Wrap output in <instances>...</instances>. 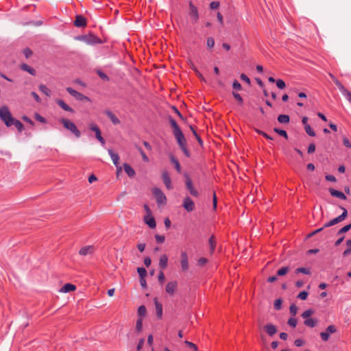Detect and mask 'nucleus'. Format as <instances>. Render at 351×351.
Wrapping results in <instances>:
<instances>
[{
  "label": "nucleus",
  "instance_id": "cd10ccee",
  "mask_svg": "<svg viewBox=\"0 0 351 351\" xmlns=\"http://www.w3.org/2000/svg\"><path fill=\"white\" fill-rule=\"evenodd\" d=\"M168 258L166 254H163L160 256L159 261V266L162 269H165L167 266Z\"/></svg>",
  "mask_w": 351,
  "mask_h": 351
},
{
  "label": "nucleus",
  "instance_id": "8fccbe9b",
  "mask_svg": "<svg viewBox=\"0 0 351 351\" xmlns=\"http://www.w3.org/2000/svg\"><path fill=\"white\" fill-rule=\"evenodd\" d=\"M290 313L295 316L297 314L298 312V307L294 304H291L289 308Z\"/></svg>",
  "mask_w": 351,
  "mask_h": 351
},
{
  "label": "nucleus",
  "instance_id": "79ce46f5",
  "mask_svg": "<svg viewBox=\"0 0 351 351\" xmlns=\"http://www.w3.org/2000/svg\"><path fill=\"white\" fill-rule=\"evenodd\" d=\"M137 271L141 278H145L147 275V271L144 267H138Z\"/></svg>",
  "mask_w": 351,
  "mask_h": 351
},
{
  "label": "nucleus",
  "instance_id": "e2e57ef3",
  "mask_svg": "<svg viewBox=\"0 0 351 351\" xmlns=\"http://www.w3.org/2000/svg\"><path fill=\"white\" fill-rule=\"evenodd\" d=\"M144 343H145V339L143 338L141 339L139 341H138V345L136 346V350L138 351L141 350L144 345Z\"/></svg>",
  "mask_w": 351,
  "mask_h": 351
},
{
  "label": "nucleus",
  "instance_id": "bf43d9fd",
  "mask_svg": "<svg viewBox=\"0 0 351 351\" xmlns=\"http://www.w3.org/2000/svg\"><path fill=\"white\" fill-rule=\"evenodd\" d=\"M232 87L234 89L238 90H240L241 89V85L237 80H234L233 82Z\"/></svg>",
  "mask_w": 351,
  "mask_h": 351
},
{
  "label": "nucleus",
  "instance_id": "0e129e2a",
  "mask_svg": "<svg viewBox=\"0 0 351 351\" xmlns=\"http://www.w3.org/2000/svg\"><path fill=\"white\" fill-rule=\"evenodd\" d=\"M220 3L219 1H213L210 3V8L211 9H217L219 7Z\"/></svg>",
  "mask_w": 351,
  "mask_h": 351
},
{
  "label": "nucleus",
  "instance_id": "7c9ffc66",
  "mask_svg": "<svg viewBox=\"0 0 351 351\" xmlns=\"http://www.w3.org/2000/svg\"><path fill=\"white\" fill-rule=\"evenodd\" d=\"M39 90L47 97L51 96V90L45 85L40 84L39 86Z\"/></svg>",
  "mask_w": 351,
  "mask_h": 351
},
{
  "label": "nucleus",
  "instance_id": "052dcab7",
  "mask_svg": "<svg viewBox=\"0 0 351 351\" xmlns=\"http://www.w3.org/2000/svg\"><path fill=\"white\" fill-rule=\"evenodd\" d=\"M208 262V260L206 258L202 257L198 259L197 261V265L199 266H203L205 264H206Z\"/></svg>",
  "mask_w": 351,
  "mask_h": 351
},
{
  "label": "nucleus",
  "instance_id": "f3484780",
  "mask_svg": "<svg viewBox=\"0 0 351 351\" xmlns=\"http://www.w3.org/2000/svg\"><path fill=\"white\" fill-rule=\"evenodd\" d=\"M75 26L77 27H84L86 25V20L82 15H77L74 21Z\"/></svg>",
  "mask_w": 351,
  "mask_h": 351
},
{
  "label": "nucleus",
  "instance_id": "603ef678",
  "mask_svg": "<svg viewBox=\"0 0 351 351\" xmlns=\"http://www.w3.org/2000/svg\"><path fill=\"white\" fill-rule=\"evenodd\" d=\"M276 86L278 88L280 89H283L285 88L286 86V84L285 83V82L282 80H278L276 81Z\"/></svg>",
  "mask_w": 351,
  "mask_h": 351
},
{
  "label": "nucleus",
  "instance_id": "2f4dec72",
  "mask_svg": "<svg viewBox=\"0 0 351 351\" xmlns=\"http://www.w3.org/2000/svg\"><path fill=\"white\" fill-rule=\"evenodd\" d=\"M289 120V117L286 114H280L278 117V121L280 123H288Z\"/></svg>",
  "mask_w": 351,
  "mask_h": 351
},
{
  "label": "nucleus",
  "instance_id": "dca6fc26",
  "mask_svg": "<svg viewBox=\"0 0 351 351\" xmlns=\"http://www.w3.org/2000/svg\"><path fill=\"white\" fill-rule=\"evenodd\" d=\"M181 267L183 271H186L189 269L188 255L186 252L181 253Z\"/></svg>",
  "mask_w": 351,
  "mask_h": 351
},
{
  "label": "nucleus",
  "instance_id": "5701e85b",
  "mask_svg": "<svg viewBox=\"0 0 351 351\" xmlns=\"http://www.w3.org/2000/svg\"><path fill=\"white\" fill-rule=\"evenodd\" d=\"M329 191H330V193L331 194L332 196L337 197L340 198L341 199H346V196L344 195V193L341 192V191H337V190H335V189H330Z\"/></svg>",
  "mask_w": 351,
  "mask_h": 351
},
{
  "label": "nucleus",
  "instance_id": "09e8293b",
  "mask_svg": "<svg viewBox=\"0 0 351 351\" xmlns=\"http://www.w3.org/2000/svg\"><path fill=\"white\" fill-rule=\"evenodd\" d=\"M206 45L208 48H213L215 45V40L212 37L207 38Z\"/></svg>",
  "mask_w": 351,
  "mask_h": 351
},
{
  "label": "nucleus",
  "instance_id": "aec40b11",
  "mask_svg": "<svg viewBox=\"0 0 351 351\" xmlns=\"http://www.w3.org/2000/svg\"><path fill=\"white\" fill-rule=\"evenodd\" d=\"M144 222L150 228H155L156 226L155 219L151 215L144 217Z\"/></svg>",
  "mask_w": 351,
  "mask_h": 351
},
{
  "label": "nucleus",
  "instance_id": "9d476101",
  "mask_svg": "<svg viewBox=\"0 0 351 351\" xmlns=\"http://www.w3.org/2000/svg\"><path fill=\"white\" fill-rule=\"evenodd\" d=\"M263 331H265L269 336L273 337L278 331V328L272 323H267L263 326Z\"/></svg>",
  "mask_w": 351,
  "mask_h": 351
},
{
  "label": "nucleus",
  "instance_id": "e433bc0d",
  "mask_svg": "<svg viewBox=\"0 0 351 351\" xmlns=\"http://www.w3.org/2000/svg\"><path fill=\"white\" fill-rule=\"evenodd\" d=\"M209 246H210V253H213L214 252V250L215 249V246H216V242L215 240V237L213 236L209 239Z\"/></svg>",
  "mask_w": 351,
  "mask_h": 351
},
{
  "label": "nucleus",
  "instance_id": "f03ea898",
  "mask_svg": "<svg viewBox=\"0 0 351 351\" xmlns=\"http://www.w3.org/2000/svg\"><path fill=\"white\" fill-rule=\"evenodd\" d=\"M173 135L180 146V148L182 149V151L184 152V154H185V156L186 157H189L190 153L186 147V138H185L182 132L180 131L176 134H173Z\"/></svg>",
  "mask_w": 351,
  "mask_h": 351
},
{
  "label": "nucleus",
  "instance_id": "6e6d98bb",
  "mask_svg": "<svg viewBox=\"0 0 351 351\" xmlns=\"http://www.w3.org/2000/svg\"><path fill=\"white\" fill-rule=\"evenodd\" d=\"M23 53L26 58H29L32 55V51L29 48L24 49Z\"/></svg>",
  "mask_w": 351,
  "mask_h": 351
},
{
  "label": "nucleus",
  "instance_id": "72a5a7b5",
  "mask_svg": "<svg viewBox=\"0 0 351 351\" xmlns=\"http://www.w3.org/2000/svg\"><path fill=\"white\" fill-rule=\"evenodd\" d=\"M304 324L309 327H315L317 324V321L312 318H308L305 319Z\"/></svg>",
  "mask_w": 351,
  "mask_h": 351
},
{
  "label": "nucleus",
  "instance_id": "a18cd8bd",
  "mask_svg": "<svg viewBox=\"0 0 351 351\" xmlns=\"http://www.w3.org/2000/svg\"><path fill=\"white\" fill-rule=\"evenodd\" d=\"M314 313V311L312 310V309H308V310H306L302 314V317L304 318V319H308L311 315H313Z\"/></svg>",
  "mask_w": 351,
  "mask_h": 351
},
{
  "label": "nucleus",
  "instance_id": "c85d7f7f",
  "mask_svg": "<svg viewBox=\"0 0 351 351\" xmlns=\"http://www.w3.org/2000/svg\"><path fill=\"white\" fill-rule=\"evenodd\" d=\"M169 123L171 124V128L173 130V134H176L177 132L182 131L180 130V127L178 126V125L177 124L176 121L171 117H169Z\"/></svg>",
  "mask_w": 351,
  "mask_h": 351
},
{
  "label": "nucleus",
  "instance_id": "4d7b16f0",
  "mask_svg": "<svg viewBox=\"0 0 351 351\" xmlns=\"http://www.w3.org/2000/svg\"><path fill=\"white\" fill-rule=\"evenodd\" d=\"M287 324H288L290 326H291V327H293V328H295V327L296 326V325H297V320H296V319L293 318V317H292V318H290V319L288 320Z\"/></svg>",
  "mask_w": 351,
  "mask_h": 351
},
{
  "label": "nucleus",
  "instance_id": "c03bdc74",
  "mask_svg": "<svg viewBox=\"0 0 351 351\" xmlns=\"http://www.w3.org/2000/svg\"><path fill=\"white\" fill-rule=\"evenodd\" d=\"M295 273H302V274L308 275L311 274V271H310L309 269L304 268V267H300V268H298L295 269Z\"/></svg>",
  "mask_w": 351,
  "mask_h": 351
},
{
  "label": "nucleus",
  "instance_id": "bb28decb",
  "mask_svg": "<svg viewBox=\"0 0 351 351\" xmlns=\"http://www.w3.org/2000/svg\"><path fill=\"white\" fill-rule=\"evenodd\" d=\"M123 168L125 173L129 177H134L135 175L134 170L127 163L123 164Z\"/></svg>",
  "mask_w": 351,
  "mask_h": 351
},
{
  "label": "nucleus",
  "instance_id": "412c9836",
  "mask_svg": "<svg viewBox=\"0 0 351 351\" xmlns=\"http://www.w3.org/2000/svg\"><path fill=\"white\" fill-rule=\"evenodd\" d=\"M105 114L108 117L114 125H118L120 123V120L119 118L117 117L115 114H114L111 111L106 110Z\"/></svg>",
  "mask_w": 351,
  "mask_h": 351
},
{
  "label": "nucleus",
  "instance_id": "f704fd0d",
  "mask_svg": "<svg viewBox=\"0 0 351 351\" xmlns=\"http://www.w3.org/2000/svg\"><path fill=\"white\" fill-rule=\"evenodd\" d=\"M333 82H335L336 86L338 87L339 90H340V92L341 93H343L344 92H346V88L343 86V85L337 78H334Z\"/></svg>",
  "mask_w": 351,
  "mask_h": 351
},
{
  "label": "nucleus",
  "instance_id": "a878e982",
  "mask_svg": "<svg viewBox=\"0 0 351 351\" xmlns=\"http://www.w3.org/2000/svg\"><path fill=\"white\" fill-rule=\"evenodd\" d=\"M21 69L22 70L29 73L32 75H36V71L27 64H22L21 65Z\"/></svg>",
  "mask_w": 351,
  "mask_h": 351
},
{
  "label": "nucleus",
  "instance_id": "de8ad7c7",
  "mask_svg": "<svg viewBox=\"0 0 351 351\" xmlns=\"http://www.w3.org/2000/svg\"><path fill=\"white\" fill-rule=\"evenodd\" d=\"M304 129H305L306 132L309 136H315V133L314 132V131L312 130V128H311V126L309 125H306V126H304Z\"/></svg>",
  "mask_w": 351,
  "mask_h": 351
},
{
  "label": "nucleus",
  "instance_id": "ddd939ff",
  "mask_svg": "<svg viewBox=\"0 0 351 351\" xmlns=\"http://www.w3.org/2000/svg\"><path fill=\"white\" fill-rule=\"evenodd\" d=\"M336 332V328L333 325L328 326L326 331L320 333L321 338L323 341H328L330 334H333Z\"/></svg>",
  "mask_w": 351,
  "mask_h": 351
},
{
  "label": "nucleus",
  "instance_id": "20e7f679",
  "mask_svg": "<svg viewBox=\"0 0 351 351\" xmlns=\"http://www.w3.org/2000/svg\"><path fill=\"white\" fill-rule=\"evenodd\" d=\"M77 39L90 45L101 43V40L93 34L81 36L77 37Z\"/></svg>",
  "mask_w": 351,
  "mask_h": 351
},
{
  "label": "nucleus",
  "instance_id": "c756f323",
  "mask_svg": "<svg viewBox=\"0 0 351 351\" xmlns=\"http://www.w3.org/2000/svg\"><path fill=\"white\" fill-rule=\"evenodd\" d=\"M170 160H171V163L174 165L175 168L177 170V171L178 173H180L181 172V166L180 165L179 161L173 156H170Z\"/></svg>",
  "mask_w": 351,
  "mask_h": 351
},
{
  "label": "nucleus",
  "instance_id": "9b49d317",
  "mask_svg": "<svg viewBox=\"0 0 351 351\" xmlns=\"http://www.w3.org/2000/svg\"><path fill=\"white\" fill-rule=\"evenodd\" d=\"M178 289V282L176 280L169 282L165 287L166 292L170 295H174Z\"/></svg>",
  "mask_w": 351,
  "mask_h": 351
},
{
  "label": "nucleus",
  "instance_id": "0eeeda50",
  "mask_svg": "<svg viewBox=\"0 0 351 351\" xmlns=\"http://www.w3.org/2000/svg\"><path fill=\"white\" fill-rule=\"evenodd\" d=\"M184 177H185V185H186V187L189 190V191L190 192L191 195L194 196V197H198L199 193L194 188L193 182H192V180H191L190 176L188 174L185 173L184 174Z\"/></svg>",
  "mask_w": 351,
  "mask_h": 351
},
{
  "label": "nucleus",
  "instance_id": "473e14b6",
  "mask_svg": "<svg viewBox=\"0 0 351 351\" xmlns=\"http://www.w3.org/2000/svg\"><path fill=\"white\" fill-rule=\"evenodd\" d=\"M13 125L17 128L19 132H21L24 130L23 124L16 119L13 121Z\"/></svg>",
  "mask_w": 351,
  "mask_h": 351
},
{
  "label": "nucleus",
  "instance_id": "423d86ee",
  "mask_svg": "<svg viewBox=\"0 0 351 351\" xmlns=\"http://www.w3.org/2000/svg\"><path fill=\"white\" fill-rule=\"evenodd\" d=\"M341 208L343 210L342 214L338 216L337 217H335L333 219L330 220V221L324 224V227L328 228L334 226L338 223L343 221L346 218V217L348 216L347 210L343 207H341Z\"/></svg>",
  "mask_w": 351,
  "mask_h": 351
},
{
  "label": "nucleus",
  "instance_id": "5fc2aeb1",
  "mask_svg": "<svg viewBox=\"0 0 351 351\" xmlns=\"http://www.w3.org/2000/svg\"><path fill=\"white\" fill-rule=\"evenodd\" d=\"M282 306V300L281 299H277L274 302V308L276 310H280Z\"/></svg>",
  "mask_w": 351,
  "mask_h": 351
},
{
  "label": "nucleus",
  "instance_id": "f8f14e48",
  "mask_svg": "<svg viewBox=\"0 0 351 351\" xmlns=\"http://www.w3.org/2000/svg\"><path fill=\"white\" fill-rule=\"evenodd\" d=\"M66 90L70 95H71L73 97H74L77 100H79V101H88V98L87 97H86L84 95H82V93L75 90L74 89H73L71 87L66 88Z\"/></svg>",
  "mask_w": 351,
  "mask_h": 351
},
{
  "label": "nucleus",
  "instance_id": "c9c22d12",
  "mask_svg": "<svg viewBox=\"0 0 351 351\" xmlns=\"http://www.w3.org/2000/svg\"><path fill=\"white\" fill-rule=\"evenodd\" d=\"M351 228V223L341 228L337 232L339 236H342L343 234L347 232Z\"/></svg>",
  "mask_w": 351,
  "mask_h": 351
},
{
  "label": "nucleus",
  "instance_id": "37998d69",
  "mask_svg": "<svg viewBox=\"0 0 351 351\" xmlns=\"http://www.w3.org/2000/svg\"><path fill=\"white\" fill-rule=\"evenodd\" d=\"M136 147L138 149V151L139 152V153L141 154L143 160L145 162H149V158L147 156V155L145 154V152L143 151V149L140 147H138V146H136Z\"/></svg>",
  "mask_w": 351,
  "mask_h": 351
},
{
  "label": "nucleus",
  "instance_id": "864d4df0",
  "mask_svg": "<svg viewBox=\"0 0 351 351\" xmlns=\"http://www.w3.org/2000/svg\"><path fill=\"white\" fill-rule=\"evenodd\" d=\"M308 295V292L303 291L298 294V298L300 300H304L307 298Z\"/></svg>",
  "mask_w": 351,
  "mask_h": 351
},
{
  "label": "nucleus",
  "instance_id": "338daca9",
  "mask_svg": "<svg viewBox=\"0 0 351 351\" xmlns=\"http://www.w3.org/2000/svg\"><path fill=\"white\" fill-rule=\"evenodd\" d=\"M343 143L346 147H348V148L351 147V143H350V141L348 140V138H347L346 137H343Z\"/></svg>",
  "mask_w": 351,
  "mask_h": 351
},
{
  "label": "nucleus",
  "instance_id": "4c0bfd02",
  "mask_svg": "<svg viewBox=\"0 0 351 351\" xmlns=\"http://www.w3.org/2000/svg\"><path fill=\"white\" fill-rule=\"evenodd\" d=\"M142 328H143V319H142V317H138V319L136 320V330L138 332H140L142 330Z\"/></svg>",
  "mask_w": 351,
  "mask_h": 351
},
{
  "label": "nucleus",
  "instance_id": "13d9d810",
  "mask_svg": "<svg viewBox=\"0 0 351 351\" xmlns=\"http://www.w3.org/2000/svg\"><path fill=\"white\" fill-rule=\"evenodd\" d=\"M155 239H156V241L159 243H162L165 239V238L163 235H159V234H156Z\"/></svg>",
  "mask_w": 351,
  "mask_h": 351
},
{
  "label": "nucleus",
  "instance_id": "6ab92c4d",
  "mask_svg": "<svg viewBox=\"0 0 351 351\" xmlns=\"http://www.w3.org/2000/svg\"><path fill=\"white\" fill-rule=\"evenodd\" d=\"M162 178L163 180V182L165 185L166 186L167 189H171L173 188L171 184V178L167 173V171H164L162 174Z\"/></svg>",
  "mask_w": 351,
  "mask_h": 351
},
{
  "label": "nucleus",
  "instance_id": "3c124183",
  "mask_svg": "<svg viewBox=\"0 0 351 351\" xmlns=\"http://www.w3.org/2000/svg\"><path fill=\"white\" fill-rule=\"evenodd\" d=\"M184 343L189 348H192L193 350V351H198V349H197V347L196 346L195 344H194L193 343L191 342V341H184Z\"/></svg>",
  "mask_w": 351,
  "mask_h": 351
},
{
  "label": "nucleus",
  "instance_id": "ea45409f",
  "mask_svg": "<svg viewBox=\"0 0 351 351\" xmlns=\"http://www.w3.org/2000/svg\"><path fill=\"white\" fill-rule=\"evenodd\" d=\"M147 310L145 306L141 305L138 308V316L141 317L142 316H145L146 314Z\"/></svg>",
  "mask_w": 351,
  "mask_h": 351
},
{
  "label": "nucleus",
  "instance_id": "6e6552de",
  "mask_svg": "<svg viewBox=\"0 0 351 351\" xmlns=\"http://www.w3.org/2000/svg\"><path fill=\"white\" fill-rule=\"evenodd\" d=\"M189 16L191 18L192 22L195 23L199 20V12L197 8L193 4L191 1L189 2Z\"/></svg>",
  "mask_w": 351,
  "mask_h": 351
},
{
  "label": "nucleus",
  "instance_id": "393cba45",
  "mask_svg": "<svg viewBox=\"0 0 351 351\" xmlns=\"http://www.w3.org/2000/svg\"><path fill=\"white\" fill-rule=\"evenodd\" d=\"M75 289H76V287L74 285H72V284H70V283H67V284H65L61 288L60 291L63 292V293H67V292L73 291Z\"/></svg>",
  "mask_w": 351,
  "mask_h": 351
},
{
  "label": "nucleus",
  "instance_id": "7ed1b4c3",
  "mask_svg": "<svg viewBox=\"0 0 351 351\" xmlns=\"http://www.w3.org/2000/svg\"><path fill=\"white\" fill-rule=\"evenodd\" d=\"M60 122L65 129L71 131L77 138L80 137L81 133L74 123L67 119H62Z\"/></svg>",
  "mask_w": 351,
  "mask_h": 351
},
{
  "label": "nucleus",
  "instance_id": "a19ab883",
  "mask_svg": "<svg viewBox=\"0 0 351 351\" xmlns=\"http://www.w3.org/2000/svg\"><path fill=\"white\" fill-rule=\"evenodd\" d=\"M190 129L192 131L194 136L196 138V139L197 140L198 143H199L200 145H202L203 144V141L201 139V138L199 137V136L197 134V133L196 132V131L195 130L194 128L192 126V125H190Z\"/></svg>",
  "mask_w": 351,
  "mask_h": 351
},
{
  "label": "nucleus",
  "instance_id": "774afa93",
  "mask_svg": "<svg viewBox=\"0 0 351 351\" xmlns=\"http://www.w3.org/2000/svg\"><path fill=\"white\" fill-rule=\"evenodd\" d=\"M346 98L347 99L351 102V93L350 91H348L347 89L346 90V92H344L343 93H342Z\"/></svg>",
  "mask_w": 351,
  "mask_h": 351
},
{
  "label": "nucleus",
  "instance_id": "1a4fd4ad",
  "mask_svg": "<svg viewBox=\"0 0 351 351\" xmlns=\"http://www.w3.org/2000/svg\"><path fill=\"white\" fill-rule=\"evenodd\" d=\"M89 128L92 131L95 132L97 139L101 143L102 145H104L106 141L101 134V130L99 128L95 123H90L89 125Z\"/></svg>",
  "mask_w": 351,
  "mask_h": 351
},
{
  "label": "nucleus",
  "instance_id": "a211bd4d",
  "mask_svg": "<svg viewBox=\"0 0 351 351\" xmlns=\"http://www.w3.org/2000/svg\"><path fill=\"white\" fill-rule=\"evenodd\" d=\"M94 252V247L93 245H87L82 247L79 254L82 256H87L92 254Z\"/></svg>",
  "mask_w": 351,
  "mask_h": 351
},
{
  "label": "nucleus",
  "instance_id": "f257e3e1",
  "mask_svg": "<svg viewBox=\"0 0 351 351\" xmlns=\"http://www.w3.org/2000/svg\"><path fill=\"white\" fill-rule=\"evenodd\" d=\"M0 118L7 127L13 125L14 118L7 106H4L0 108Z\"/></svg>",
  "mask_w": 351,
  "mask_h": 351
},
{
  "label": "nucleus",
  "instance_id": "4be33fe9",
  "mask_svg": "<svg viewBox=\"0 0 351 351\" xmlns=\"http://www.w3.org/2000/svg\"><path fill=\"white\" fill-rule=\"evenodd\" d=\"M154 304L156 307V315L159 319L162 318V306L158 302L157 298H154Z\"/></svg>",
  "mask_w": 351,
  "mask_h": 351
},
{
  "label": "nucleus",
  "instance_id": "4468645a",
  "mask_svg": "<svg viewBox=\"0 0 351 351\" xmlns=\"http://www.w3.org/2000/svg\"><path fill=\"white\" fill-rule=\"evenodd\" d=\"M182 206L188 212H192L195 209V204L189 197H186L184 199Z\"/></svg>",
  "mask_w": 351,
  "mask_h": 351
},
{
  "label": "nucleus",
  "instance_id": "49530a36",
  "mask_svg": "<svg viewBox=\"0 0 351 351\" xmlns=\"http://www.w3.org/2000/svg\"><path fill=\"white\" fill-rule=\"evenodd\" d=\"M274 132H276L277 134H278L279 135L287 138H288V136H287V133L285 130H280V129H278V128H274Z\"/></svg>",
  "mask_w": 351,
  "mask_h": 351
},
{
  "label": "nucleus",
  "instance_id": "58836bf2",
  "mask_svg": "<svg viewBox=\"0 0 351 351\" xmlns=\"http://www.w3.org/2000/svg\"><path fill=\"white\" fill-rule=\"evenodd\" d=\"M289 271V268L288 267H283L278 270L277 275L280 276H282L286 275Z\"/></svg>",
  "mask_w": 351,
  "mask_h": 351
},
{
  "label": "nucleus",
  "instance_id": "b1692460",
  "mask_svg": "<svg viewBox=\"0 0 351 351\" xmlns=\"http://www.w3.org/2000/svg\"><path fill=\"white\" fill-rule=\"evenodd\" d=\"M56 103L59 105L60 108H62L64 110L68 111L70 112H73V110L69 105H67L64 101L61 99H58Z\"/></svg>",
  "mask_w": 351,
  "mask_h": 351
},
{
  "label": "nucleus",
  "instance_id": "39448f33",
  "mask_svg": "<svg viewBox=\"0 0 351 351\" xmlns=\"http://www.w3.org/2000/svg\"><path fill=\"white\" fill-rule=\"evenodd\" d=\"M152 193L158 205H165L166 204V196L160 189L158 188H154L152 189Z\"/></svg>",
  "mask_w": 351,
  "mask_h": 351
},
{
  "label": "nucleus",
  "instance_id": "680f3d73",
  "mask_svg": "<svg viewBox=\"0 0 351 351\" xmlns=\"http://www.w3.org/2000/svg\"><path fill=\"white\" fill-rule=\"evenodd\" d=\"M232 95L240 104L243 103V100L239 93L232 92Z\"/></svg>",
  "mask_w": 351,
  "mask_h": 351
},
{
  "label": "nucleus",
  "instance_id": "69168bd1",
  "mask_svg": "<svg viewBox=\"0 0 351 351\" xmlns=\"http://www.w3.org/2000/svg\"><path fill=\"white\" fill-rule=\"evenodd\" d=\"M35 119H36L37 121H40V122H41V123H45V122H46L45 119L43 117L40 116V115L39 114H38V113H36V114H35Z\"/></svg>",
  "mask_w": 351,
  "mask_h": 351
},
{
  "label": "nucleus",
  "instance_id": "2eb2a0df",
  "mask_svg": "<svg viewBox=\"0 0 351 351\" xmlns=\"http://www.w3.org/2000/svg\"><path fill=\"white\" fill-rule=\"evenodd\" d=\"M108 154H110L111 159L113 162V164L117 167L118 171H121V167H119V156L117 154L114 153L112 149H109L108 150Z\"/></svg>",
  "mask_w": 351,
  "mask_h": 351
}]
</instances>
